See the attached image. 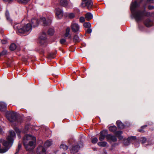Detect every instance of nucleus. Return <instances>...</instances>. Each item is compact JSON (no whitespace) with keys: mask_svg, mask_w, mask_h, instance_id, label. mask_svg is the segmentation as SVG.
<instances>
[{"mask_svg":"<svg viewBox=\"0 0 154 154\" xmlns=\"http://www.w3.org/2000/svg\"><path fill=\"white\" fill-rule=\"evenodd\" d=\"M134 145L136 147H138L139 146V143H136L135 144H134Z\"/></svg>","mask_w":154,"mask_h":154,"instance_id":"obj_49","label":"nucleus"},{"mask_svg":"<svg viewBox=\"0 0 154 154\" xmlns=\"http://www.w3.org/2000/svg\"><path fill=\"white\" fill-rule=\"evenodd\" d=\"M140 140L142 143H143L146 141V137H143L141 138Z\"/></svg>","mask_w":154,"mask_h":154,"instance_id":"obj_38","label":"nucleus"},{"mask_svg":"<svg viewBox=\"0 0 154 154\" xmlns=\"http://www.w3.org/2000/svg\"><path fill=\"white\" fill-rule=\"evenodd\" d=\"M108 134V132L107 130H103L100 132V135L99 137V139L100 141L103 140L105 137H106V136Z\"/></svg>","mask_w":154,"mask_h":154,"instance_id":"obj_10","label":"nucleus"},{"mask_svg":"<svg viewBox=\"0 0 154 154\" xmlns=\"http://www.w3.org/2000/svg\"><path fill=\"white\" fill-rule=\"evenodd\" d=\"M37 154H46V152L45 149L42 146H39L37 149Z\"/></svg>","mask_w":154,"mask_h":154,"instance_id":"obj_12","label":"nucleus"},{"mask_svg":"<svg viewBox=\"0 0 154 154\" xmlns=\"http://www.w3.org/2000/svg\"><path fill=\"white\" fill-rule=\"evenodd\" d=\"M86 32L88 33H90L92 32V29H91L89 28V29H87Z\"/></svg>","mask_w":154,"mask_h":154,"instance_id":"obj_47","label":"nucleus"},{"mask_svg":"<svg viewBox=\"0 0 154 154\" xmlns=\"http://www.w3.org/2000/svg\"><path fill=\"white\" fill-rule=\"evenodd\" d=\"M6 116L8 121L11 122H17L20 123L22 119L20 118H17L16 113L13 112L8 111L6 113Z\"/></svg>","mask_w":154,"mask_h":154,"instance_id":"obj_5","label":"nucleus"},{"mask_svg":"<svg viewBox=\"0 0 154 154\" xmlns=\"http://www.w3.org/2000/svg\"><path fill=\"white\" fill-rule=\"evenodd\" d=\"M7 51L6 50H4L1 52L2 55L6 54L7 53Z\"/></svg>","mask_w":154,"mask_h":154,"instance_id":"obj_45","label":"nucleus"},{"mask_svg":"<svg viewBox=\"0 0 154 154\" xmlns=\"http://www.w3.org/2000/svg\"><path fill=\"white\" fill-rule=\"evenodd\" d=\"M29 154H34V153H32V152H29Z\"/></svg>","mask_w":154,"mask_h":154,"instance_id":"obj_57","label":"nucleus"},{"mask_svg":"<svg viewBox=\"0 0 154 154\" xmlns=\"http://www.w3.org/2000/svg\"><path fill=\"white\" fill-rule=\"evenodd\" d=\"M57 53V52L56 51L54 53H51L49 54V57L50 59H53L55 57V55Z\"/></svg>","mask_w":154,"mask_h":154,"instance_id":"obj_29","label":"nucleus"},{"mask_svg":"<svg viewBox=\"0 0 154 154\" xmlns=\"http://www.w3.org/2000/svg\"><path fill=\"white\" fill-rule=\"evenodd\" d=\"M116 124L117 125V126L119 129H122L124 128L125 125L124 124L120 121H117L116 122Z\"/></svg>","mask_w":154,"mask_h":154,"instance_id":"obj_17","label":"nucleus"},{"mask_svg":"<svg viewBox=\"0 0 154 154\" xmlns=\"http://www.w3.org/2000/svg\"><path fill=\"white\" fill-rule=\"evenodd\" d=\"M60 5L64 7H66L68 5V2L67 0H60Z\"/></svg>","mask_w":154,"mask_h":154,"instance_id":"obj_19","label":"nucleus"},{"mask_svg":"<svg viewBox=\"0 0 154 154\" xmlns=\"http://www.w3.org/2000/svg\"><path fill=\"white\" fill-rule=\"evenodd\" d=\"M82 0V3H84H84H85V2H86V0Z\"/></svg>","mask_w":154,"mask_h":154,"instance_id":"obj_53","label":"nucleus"},{"mask_svg":"<svg viewBox=\"0 0 154 154\" xmlns=\"http://www.w3.org/2000/svg\"><path fill=\"white\" fill-rule=\"evenodd\" d=\"M7 109V105L3 102H0V110L1 112L5 111Z\"/></svg>","mask_w":154,"mask_h":154,"instance_id":"obj_16","label":"nucleus"},{"mask_svg":"<svg viewBox=\"0 0 154 154\" xmlns=\"http://www.w3.org/2000/svg\"><path fill=\"white\" fill-rule=\"evenodd\" d=\"M52 144V141L51 140H48L44 143V146L46 147H48Z\"/></svg>","mask_w":154,"mask_h":154,"instance_id":"obj_22","label":"nucleus"},{"mask_svg":"<svg viewBox=\"0 0 154 154\" xmlns=\"http://www.w3.org/2000/svg\"><path fill=\"white\" fill-rule=\"evenodd\" d=\"M36 139L32 135H26L23 137V145L27 151H32L35 147Z\"/></svg>","mask_w":154,"mask_h":154,"instance_id":"obj_3","label":"nucleus"},{"mask_svg":"<svg viewBox=\"0 0 154 154\" xmlns=\"http://www.w3.org/2000/svg\"><path fill=\"white\" fill-rule=\"evenodd\" d=\"M154 0H147V1L148 2H150L153 1Z\"/></svg>","mask_w":154,"mask_h":154,"instance_id":"obj_52","label":"nucleus"},{"mask_svg":"<svg viewBox=\"0 0 154 154\" xmlns=\"http://www.w3.org/2000/svg\"><path fill=\"white\" fill-rule=\"evenodd\" d=\"M60 42L61 44H64L66 42V40L64 38H62L60 40Z\"/></svg>","mask_w":154,"mask_h":154,"instance_id":"obj_40","label":"nucleus"},{"mask_svg":"<svg viewBox=\"0 0 154 154\" xmlns=\"http://www.w3.org/2000/svg\"><path fill=\"white\" fill-rule=\"evenodd\" d=\"M3 0L5 2H7L9 3L12 2L13 1V0Z\"/></svg>","mask_w":154,"mask_h":154,"instance_id":"obj_48","label":"nucleus"},{"mask_svg":"<svg viewBox=\"0 0 154 154\" xmlns=\"http://www.w3.org/2000/svg\"><path fill=\"white\" fill-rule=\"evenodd\" d=\"M5 16H6L7 19L8 21H11V19H10V16H9V12L8 11H7L6 12Z\"/></svg>","mask_w":154,"mask_h":154,"instance_id":"obj_31","label":"nucleus"},{"mask_svg":"<svg viewBox=\"0 0 154 154\" xmlns=\"http://www.w3.org/2000/svg\"><path fill=\"white\" fill-rule=\"evenodd\" d=\"M4 133V131L2 128L0 126V135Z\"/></svg>","mask_w":154,"mask_h":154,"instance_id":"obj_46","label":"nucleus"},{"mask_svg":"<svg viewBox=\"0 0 154 154\" xmlns=\"http://www.w3.org/2000/svg\"><path fill=\"white\" fill-rule=\"evenodd\" d=\"M16 48L17 46L14 43H12L9 47L10 50L12 51L14 50Z\"/></svg>","mask_w":154,"mask_h":154,"instance_id":"obj_24","label":"nucleus"},{"mask_svg":"<svg viewBox=\"0 0 154 154\" xmlns=\"http://www.w3.org/2000/svg\"><path fill=\"white\" fill-rule=\"evenodd\" d=\"M54 32V30L52 28L49 29L48 30V34L50 35H52Z\"/></svg>","mask_w":154,"mask_h":154,"instance_id":"obj_32","label":"nucleus"},{"mask_svg":"<svg viewBox=\"0 0 154 154\" xmlns=\"http://www.w3.org/2000/svg\"><path fill=\"white\" fill-rule=\"evenodd\" d=\"M140 5L137 3L136 0L132 1L130 6V10L131 12V17L134 18L137 22L143 20L144 17H149L150 16V12H147L145 10L146 5L143 6L144 9L143 10H136L137 8L139 7Z\"/></svg>","mask_w":154,"mask_h":154,"instance_id":"obj_1","label":"nucleus"},{"mask_svg":"<svg viewBox=\"0 0 154 154\" xmlns=\"http://www.w3.org/2000/svg\"><path fill=\"white\" fill-rule=\"evenodd\" d=\"M55 12L57 17L58 18L60 19L63 17V11L60 8H56L55 9Z\"/></svg>","mask_w":154,"mask_h":154,"instance_id":"obj_8","label":"nucleus"},{"mask_svg":"<svg viewBox=\"0 0 154 154\" xmlns=\"http://www.w3.org/2000/svg\"><path fill=\"white\" fill-rule=\"evenodd\" d=\"M62 154H66L65 153H62Z\"/></svg>","mask_w":154,"mask_h":154,"instance_id":"obj_59","label":"nucleus"},{"mask_svg":"<svg viewBox=\"0 0 154 154\" xmlns=\"http://www.w3.org/2000/svg\"><path fill=\"white\" fill-rule=\"evenodd\" d=\"M109 129L110 131L115 133L116 131L117 127L115 126H111L109 127Z\"/></svg>","mask_w":154,"mask_h":154,"instance_id":"obj_25","label":"nucleus"},{"mask_svg":"<svg viewBox=\"0 0 154 154\" xmlns=\"http://www.w3.org/2000/svg\"><path fill=\"white\" fill-rule=\"evenodd\" d=\"M68 16L69 18L72 19L74 17L75 15L73 13H70L68 14Z\"/></svg>","mask_w":154,"mask_h":154,"instance_id":"obj_37","label":"nucleus"},{"mask_svg":"<svg viewBox=\"0 0 154 154\" xmlns=\"http://www.w3.org/2000/svg\"><path fill=\"white\" fill-rule=\"evenodd\" d=\"M16 136L15 133L14 131H10L9 135L7 138V140H4L3 144L5 147L1 148L0 144V153H3L6 152L12 146L14 141V138Z\"/></svg>","mask_w":154,"mask_h":154,"instance_id":"obj_4","label":"nucleus"},{"mask_svg":"<svg viewBox=\"0 0 154 154\" xmlns=\"http://www.w3.org/2000/svg\"><path fill=\"white\" fill-rule=\"evenodd\" d=\"M8 67H10V66L9 65H8Z\"/></svg>","mask_w":154,"mask_h":154,"instance_id":"obj_58","label":"nucleus"},{"mask_svg":"<svg viewBox=\"0 0 154 154\" xmlns=\"http://www.w3.org/2000/svg\"><path fill=\"white\" fill-rule=\"evenodd\" d=\"M70 29L69 27H67L66 30V32L64 35L65 38L68 37L69 39H71V35L69 33Z\"/></svg>","mask_w":154,"mask_h":154,"instance_id":"obj_15","label":"nucleus"},{"mask_svg":"<svg viewBox=\"0 0 154 154\" xmlns=\"http://www.w3.org/2000/svg\"><path fill=\"white\" fill-rule=\"evenodd\" d=\"M148 8L149 10H152L154 9V6L152 5H149L148 6Z\"/></svg>","mask_w":154,"mask_h":154,"instance_id":"obj_43","label":"nucleus"},{"mask_svg":"<svg viewBox=\"0 0 154 154\" xmlns=\"http://www.w3.org/2000/svg\"><path fill=\"white\" fill-rule=\"evenodd\" d=\"M39 21L37 19L33 18L32 19L30 23L23 24V23H16L14 26V29L17 30V33L28 34L31 31L32 27L37 26L39 24Z\"/></svg>","mask_w":154,"mask_h":154,"instance_id":"obj_2","label":"nucleus"},{"mask_svg":"<svg viewBox=\"0 0 154 154\" xmlns=\"http://www.w3.org/2000/svg\"><path fill=\"white\" fill-rule=\"evenodd\" d=\"M130 142L128 138H125L124 140V144L125 146H128L130 144Z\"/></svg>","mask_w":154,"mask_h":154,"instance_id":"obj_26","label":"nucleus"},{"mask_svg":"<svg viewBox=\"0 0 154 154\" xmlns=\"http://www.w3.org/2000/svg\"><path fill=\"white\" fill-rule=\"evenodd\" d=\"M128 140H129L130 143H133L134 142H135L136 141V137L135 136H131L129 137L128 138Z\"/></svg>","mask_w":154,"mask_h":154,"instance_id":"obj_21","label":"nucleus"},{"mask_svg":"<svg viewBox=\"0 0 154 154\" xmlns=\"http://www.w3.org/2000/svg\"><path fill=\"white\" fill-rule=\"evenodd\" d=\"M144 24L147 27H150L152 26L153 23L151 20L148 19L145 21Z\"/></svg>","mask_w":154,"mask_h":154,"instance_id":"obj_18","label":"nucleus"},{"mask_svg":"<svg viewBox=\"0 0 154 154\" xmlns=\"http://www.w3.org/2000/svg\"><path fill=\"white\" fill-rule=\"evenodd\" d=\"M71 27L72 31L74 32L77 33L79 31V26L77 23L72 22L71 23Z\"/></svg>","mask_w":154,"mask_h":154,"instance_id":"obj_7","label":"nucleus"},{"mask_svg":"<svg viewBox=\"0 0 154 154\" xmlns=\"http://www.w3.org/2000/svg\"><path fill=\"white\" fill-rule=\"evenodd\" d=\"M30 0H17V1L20 3L26 4Z\"/></svg>","mask_w":154,"mask_h":154,"instance_id":"obj_28","label":"nucleus"},{"mask_svg":"<svg viewBox=\"0 0 154 154\" xmlns=\"http://www.w3.org/2000/svg\"><path fill=\"white\" fill-rule=\"evenodd\" d=\"M60 148L64 150H66L68 149V146L64 144H62L60 146Z\"/></svg>","mask_w":154,"mask_h":154,"instance_id":"obj_34","label":"nucleus"},{"mask_svg":"<svg viewBox=\"0 0 154 154\" xmlns=\"http://www.w3.org/2000/svg\"><path fill=\"white\" fill-rule=\"evenodd\" d=\"M117 137L118 138H119V139L120 140H121V139H122L123 138V136H122L121 135H120L119 136H118V137Z\"/></svg>","mask_w":154,"mask_h":154,"instance_id":"obj_50","label":"nucleus"},{"mask_svg":"<svg viewBox=\"0 0 154 154\" xmlns=\"http://www.w3.org/2000/svg\"><path fill=\"white\" fill-rule=\"evenodd\" d=\"M73 41L75 42H79L80 39L79 37L77 35H74L73 38Z\"/></svg>","mask_w":154,"mask_h":154,"instance_id":"obj_27","label":"nucleus"},{"mask_svg":"<svg viewBox=\"0 0 154 154\" xmlns=\"http://www.w3.org/2000/svg\"><path fill=\"white\" fill-rule=\"evenodd\" d=\"M115 133V134L116 137L119 136L123 132L122 131H116Z\"/></svg>","mask_w":154,"mask_h":154,"instance_id":"obj_35","label":"nucleus"},{"mask_svg":"<svg viewBox=\"0 0 154 154\" xmlns=\"http://www.w3.org/2000/svg\"><path fill=\"white\" fill-rule=\"evenodd\" d=\"M106 139L109 142H115L117 141L116 137L115 136L110 134L107 135Z\"/></svg>","mask_w":154,"mask_h":154,"instance_id":"obj_13","label":"nucleus"},{"mask_svg":"<svg viewBox=\"0 0 154 154\" xmlns=\"http://www.w3.org/2000/svg\"><path fill=\"white\" fill-rule=\"evenodd\" d=\"M92 5L93 3L91 0L88 1L84 4V3H81V5L82 7H86L89 9L91 8Z\"/></svg>","mask_w":154,"mask_h":154,"instance_id":"obj_11","label":"nucleus"},{"mask_svg":"<svg viewBox=\"0 0 154 154\" xmlns=\"http://www.w3.org/2000/svg\"><path fill=\"white\" fill-rule=\"evenodd\" d=\"M80 147V146L78 145L73 146L71 149V153L72 154H75L78 152Z\"/></svg>","mask_w":154,"mask_h":154,"instance_id":"obj_14","label":"nucleus"},{"mask_svg":"<svg viewBox=\"0 0 154 154\" xmlns=\"http://www.w3.org/2000/svg\"><path fill=\"white\" fill-rule=\"evenodd\" d=\"M2 55L1 52H0V57Z\"/></svg>","mask_w":154,"mask_h":154,"instance_id":"obj_56","label":"nucleus"},{"mask_svg":"<svg viewBox=\"0 0 154 154\" xmlns=\"http://www.w3.org/2000/svg\"><path fill=\"white\" fill-rule=\"evenodd\" d=\"M14 129L15 132L17 133L19 137H20V133L21 132V131L17 127H15L14 128Z\"/></svg>","mask_w":154,"mask_h":154,"instance_id":"obj_30","label":"nucleus"},{"mask_svg":"<svg viewBox=\"0 0 154 154\" xmlns=\"http://www.w3.org/2000/svg\"><path fill=\"white\" fill-rule=\"evenodd\" d=\"M85 21V18L84 17H81L80 18V21L81 23H83Z\"/></svg>","mask_w":154,"mask_h":154,"instance_id":"obj_42","label":"nucleus"},{"mask_svg":"<svg viewBox=\"0 0 154 154\" xmlns=\"http://www.w3.org/2000/svg\"><path fill=\"white\" fill-rule=\"evenodd\" d=\"M143 1V0H140V1L139 2V4H140L141 3V2Z\"/></svg>","mask_w":154,"mask_h":154,"instance_id":"obj_55","label":"nucleus"},{"mask_svg":"<svg viewBox=\"0 0 154 154\" xmlns=\"http://www.w3.org/2000/svg\"><path fill=\"white\" fill-rule=\"evenodd\" d=\"M40 22L42 23L43 26H47L50 24L51 20L50 19L46 20L45 17H42L40 18Z\"/></svg>","mask_w":154,"mask_h":154,"instance_id":"obj_9","label":"nucleus"},{"mask_svg":"<svg viewBox=\"0 0 154 154\" xmlns=\"http://www.w3.org/2000/svg\"><path fill=\"white\" fill-rule=\"evenodd\" d=\"M83 26L85 28H89L91 27V24L89 22H85L84 23Z\"/></svg>","mask_w":154,"mask_h":154,"instance_id":"obj_33","label":"nucleus"},{"mask_svg":"<svg viewBox=\"0 0 154 154\" xmlns=\"http://www.w3.org/2000/svg\"><path fill=\"white\" fill-rule=\"evenodd\" d=\"M21 147V144L19 143L18 145V148L17 149V150H16V154L17 153L19 152Z\"/></svg>","mask_w":154,"mask_h":154,"instance_id":"obj_41","label":"nucleus"},{"mask_svg":"<svg viewBox=\"0 0 154 154\" xmlns=\"http://www.w3.org/2000/svg\"><path fill=\"white\" fill-rule=\"evenodd\" d=\"M147 126V125H146L142 126L141 127V128L140 129H138V131L140 132H143L144 131L143 130V129L145 127H146Z\"/></svg>","mask_w":154,"mask_h":154,"instance_id":"obj_39","label":"nucleus"},{"mask_svg":"<svg viewBox=\"0 0 154 154\" xmlns=\"http://www.w3.org/2000/svg\"><path fill=\"white\" fill-rule=\"evenodd\" d=\"M98 140L97 138V137H94L92 140V143L95 144L97 143Z\"/></svg>","mask_w":154,"mask_h":154,"instance_id":"obj_36","label":"nucleus"},{"mask_svg":"<svg viewBox=\"0 0 154 154\" xmlns=\"http://www.w3.org/2000/svg\"><path fill=\"white\" fill-rule=\"evenodd\" d=\"M97 144L98 145L100 146L104 147L106 146V145L107 144V143L106 142L101 141L98 142Z\"/></svg>","mask_w":154,"mask_h":154,"instance_id":"obj_23","label":"nucleus"},{"mask_svg":"<svg viewBox=\"0 0 154 154\" xmlns=\"http://www.w3.org/2000/svg\"><path fill=\"white\" fill-rule=\"evenodd\" d=\"M79 144H80V145L81 147H82L83 146V143H79Z\"/></svg>","mask_w":154,"mask_h":154,"instance_id":"obj_54","label":"nucleus"},{"mask_svg":"<svg viewBox=\"0 0 154 154\" xmlns=\"http://www.w3.org/2000/svg\"><path fill=\"white\" fill-rule=\"evenodd\" d=\"M2 43L3 44H5L6 43V42L5 40L2 41Z\"/></svg>","mask_w":154,"mask_h":154,"instance_id":"obj_51","label":"nucleus"},{"mask_svg":"<svg viewBox=\"0 0 154 154\" xmlns=\"http://www.w3.org/2000/svg\"><path fill=\"white\" fill-rule=\"evenodd\" d=\"M38 42L41 45H44L46 46V36L45 33L43 32L38 39Z\"/></svg>","mask_w":154,"mask_h":154,"instance_id":"obj_6","label":"nucleus"},{"mask_svg":"<svg viewBox=\"0 0 154 154\" xmlns=\"http://www.w3.org/2000/svg\"><path fill=\"white\" fill-rule=\"evenodd\" d=\"M85 17L86 20H89L93 18V15L90 13H88L85 14Z\"/></svg>","mask_w":154,"mask_h":154,"instance_id":"obj_20","label":"nucleus"},{"mask_svg":"<svg viewBox=\"0 0 154 154\" xmlns=\"http://www.w3.org/2000/svg\"><path fill=\"white\" fill-rule=\"evenodd\" d=\"M29 129V126L28 125H27L25 126V130L24 131V133H26V131H27Z\"/></svg>","mask_w":154,"mask_h":154,"instance_id":"obj_44","label":"nucleus"}]
</instances>
